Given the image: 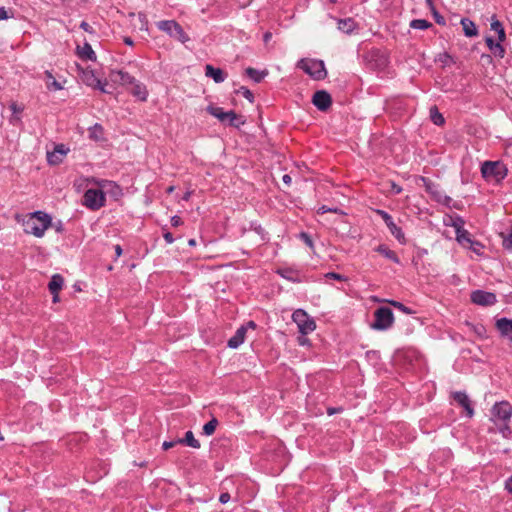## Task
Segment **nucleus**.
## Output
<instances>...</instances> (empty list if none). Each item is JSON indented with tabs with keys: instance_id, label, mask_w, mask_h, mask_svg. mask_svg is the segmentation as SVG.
<instances>
[{
	"instance_id": "obj_1",
	"label": "nucleus",
	"mask_w": 512,
	"mask_h": 512,
	"mask_svg": "<svg viewBox=\"0 0 512 512\" xmlns=\"http://www.w3.org/2000/svg\"><path fill=\"white\" fill-rule=\"evenodd\" d=\"M206 111L217 118L223 125L239 128L241 125L245 124L243 116L237 114L234 110L224 111L223 108L210 104L207 106Z\"/></svg>"
},
{
	"instance_id": "obj_2",
	"label": "nucleus",
	"mask_w": 512,
	"mask_h": 512,
	"mask_svg": "<svg viewBox=\"0 0 512 512\" xmlns=\"http://www.w3.org/2000/svg\"><path fill=\"white\" fill-rule=\"evenodd\" d=\"M508 169L501 161H485L481 165L482 177L487 181L501 182L507 176Z\"/></svg>"
},
{
	"instance_id": "obj_3",
	"label": "nucleus",
	"mask_w": 512,
	"mask_h": 512,
	"mask_svg": "<svg viewBox=\"0 0 512 512\" xmlns=\"http://www.w3.org/2000/svg\"><path fill=\"white\" fill-rule=\"evenodd\" d=\"M51 217L42 211L32 213L31 220L26 223V232L36 237H42L48 227L51 225Z\"/></svg>"
},
{
	"instance_id": "obj_4",
	"label": "nucleus",
	"mask_w": 512,
	"mask_h": 512,
	"mask_svg": "<svg viewBox=\"0 0 512 512\" xmlns=\"http://www.w3.org/2000/svg\"><path fill=\"white\" fill-rule=\"evenodd\" d=\"M297 68L303 70L314 80H323L327 76L324 61L318 59H300Z\"/></svg>"
},
{
	"instance_id": "obj_5",
	"label": "nucleus",
	"mask_w": 512,
	"mask_h": 512,
	"mask_svg": "<svg viewBox=\"0 0 512 512\" xmlns=\"http://www.w3.org/2000/svg\"><path fill=\"white\" fill-rule=\"evenodd\" d=\"M394 323V314L389 307L381 306L374 312V322L371 328L378 331H385L392 327Z\"/></svg>"
},
{
	"instance_id": "obj_6",
	"label": "nucleus",
	"mask_w": 512,
	"mask_h": 512,
	"mask_svg": "<svg viewBox=\"0 0 512 512\" xmlns=\"http://www.w3.org/2000/svg\"><path fill=\"white\" fill-rule=\"evenodd\" d=\"M157 27L159 30L167 33L170 37L177 39L181 43H186L190 40L182 26L175 20L159 21L157 22Z\"/></svg>"
},
{
	"instance_id": "obj_7",
	"label": "nucleus",
	"mask_w": 512,
	"mask_h": 512,
	"mask_svg": "<svg viewBox=\"0 0 512 512\" xmlns=\"http://www.w3.org/2000/svg\"><path fill=\"white\" fill-rule=\"evenodd\" d=\"M106 197L102 190L90 188L83 195V205L90 210L96 211L105 205Z\"/></svg>"
},
{
	"instance_id": "obj_8",
	"label": "nucleus",
	"mask_w": 512,
	"mask_h": 512,
	"mask_svg": "<svg viewBox=\"0 0 512 512\" xmlns=\"http://www.w3.org/2000/svg\"><path fill=\"white\" fill-rule=\"evenodd\" d=\"M292 320L297 324L299 332L307 335L316 329V323L306 311L297 309L292 314Z\"/></svg>"
},
{
	"instance_id": "obj_9",
	"label": "nucleus",
	"mask_w": 512,
	"mask_h": 512,
	"mask_svg": "<svg viewBox=\"0 0 512 512\" xmlns=\"http://www.w3.org/2000/svg\"><path fill=\"white\" fill-rule=\"evenodd\" d=\"M420 181L423 183V186L425 188V191L431 196V198L443 205H449V203L452 201L451 197L445 195L438 184L434 183L432 180H430L427 177L421 176Z\"/></svg>"
},
{
	"instance_id": "obj_10",
	"label": "nucleus",
	"mask_w": 512,
	"mask_h": 512,
	"mask_svg": "<svg viewBox=\"0 0 512 512\" xmlns=\"http://www.w3.org/2000/svg\"><path fill=\"white\" fill-rule=\"evenodd\" d=\"M365 60L367 65L372 70L382 71L386 68L389 63L388 56L385 52L380 49H372L370 50L366 56Z\"/></svg>"
},
{
	"instance_id": "obj_11",
	"label": "nucleus",
	"mask_w": 512,
	"mask_h": 512,
	"mask_svg": "<svg viewBox=\"0 0 512 512\" xmlns=\"http://www.w3.org/2000/svg\"><path fill=\"white\" fill-rule=\"evenodd\" d=\"M80 78L84 84L90 86L94 89L100 90L102 93H111L106 89L107 83H102L100 79H98L95 75V72L91 68H81Z\"/></svg>"
},
{
	"instance_id": "obj_12",
	"label": "nucleus",
	"mask_w": 512,
	"mask_h": 512,
	"mask_svg": "<svg viewBox=\"0 0 512 512\" xmlns=\"http://www.w3.org/2000/svg\"><path fill=\"white\" fill-rule=\"evenodd\" d=\"M376 213L383 219L390 233L398 240L399 243L405 244L406 238L400 227L393 221L392 216L384 210H376Z\"/></svg>"
},
{
	"instance_id": "obj_13",
	"label": "nucleus",
	"mask_w": 512,
	"mask_h": 512,
	"mask_svg": "<svg viewBox=\"0 0 512 512\" xmlns=\"http://www.w3.org/2000/svg\"><path fill=\"white\" fill-rule=\"evenodd\" d=\"M492 415L497 421L508 422L512 416V405L507 401L495 403Z\"/></svg>"
},
{
	"instance_id": "obj_14",
	"label": "nucleus",
	"mask_w": 512,
	"mask_h": 512,
	"mask_svg": "<svg viewBox=\"0 0 512 512\" xmlns=\"http://www.w3.org/2000/svg\"><path fill=\"white\" fill-rule=\"evenodd\" d=\"M472 303L480 306H491L497 302L496 295L484 290H475L471 293Z\"/></svg>"
},
{
	"instance_id": "obj_15",
	"label": "nucleus",
	"mask_w": 512,
	"mask_h": 512,
	"mask_svg": "<svg viewBox=\"0 0 512 512\" xmlns=\"http://www.w3.org/2000/svg\"><path fill=\"white\" fill-rule=\"evenodd\" d=\"M313 105L322 112H326L332 105V97L326 90H318L312 97Z\"/></svg>"
},
{
	"instance_id": "obj_16",
	"label": "nucleus",
	"mask_w": 512,
	"mask_h": 512,
	"mask_svg": "<svg viewBox=\"0 0 512 512\" xmlns=\"http://www.w3.org/2000/svg\"><path fill=\"white\" fill-rule=\"evenodd\" d=\"M454 401L464 408L466 415L472 418L474 415V408L468 395L463 391H456L452 394Z\"/></svg>"
},
{
	"instance_id": "obj_17",
	"label": "nucleus",
	"mask_w": 512,
	"mask_h": 512,
	"mask_svg": "<svg viewBox=\"0 0 512 512\" xmlns=\"http://www.w3.org/2000/svg\"><path fill=\"white\" fill-rule=\"evenodd\" d=\"M69 149L64 144H57L54 150L47 152V161L50 165H58L63 161V158L68 153Z\"/></svg>"
},
{
	"instance_id": "obj_18",
	"label": "nucleus",
	"mask_w": 512,
	"mask_h": 512,
	"mask_svg": "<svg viewBox=\"0 0 512 512\" xmlns=\"http://www.w3.org/2000/svg\"><path fill=\"white\" fill-rule=\"evenodd\" d=\"M495 327L500 336L512 343V319L502 317L496 320Z\"/></svg>"
},
{
	"instance_id": "obj_19",
	"label": "nucleus",
	"mask_w": 512,
	"mask_h": 512,
	"mask_svg": "<svg viewBox=\"0 0 512 512\" xmlns=\"http://www.w3.org/2000/svg\"><path fill=\"white\" fill-rule=\"evenodd\" d=\"M205 75L212 78L215 83H222L227 78V73L220 68H216L210 64L205 66Z\"/></svg>"
},
{
	"instance_id": "obj_20",
	"label": "nucleus",
	"mask_w": 512,
	"mask_h": 512,
	"mask_svg": "<svg viewBox=\"0 0 512 512\" xmlns=\"http://www.w3.org/2000/svg\"><path fill=\"white\" fill-rule=\"evenodd\" d=\"M111 79L114 82H118L121 85H133L137 80L131 76L128 72L119 70L111 73Z\"/></svg>"
},
{
	"instance_id": "obj_21",
	"label": "nucleus",
	"mask_w": 512,
	"mask_h": 512,
	"mask_svg": "<svg viewBox=\"0 0 512 512\" xmlns=\"http://www.w3.org/2000/svg\"><path fill=\"white\" fill-rule=\"evenodd\" d=\"M247 333V327L246 326H240L235 334L228 340V347L232 349L238 348L245 340V336Z\"/></svg>"
},
{
	"instance_id": "obj_22",
	"label": "nucleus",
	"mask_w": 512,
	"mask_h": 512,
	"mask_svg": "<svg viewBox=\"0 0 512 512\" xmlns=\"http://www.w3.org/2000/svg\"><path fill=\"white\" fill-rule=\"evenodd\" d=\"M485 43L487 45V47L489 48V50L493 53V55L495 57H499V58H503L504 55H505V49L504 47L502 46V42H500L498 40V42H496L493 37L491 36H487L485 38Z\"/></svg>"
},
{
	"instance_id": "obj_23",
	"label": "nucleus",
	"mask_w": 512,
	"mask_h": 512,
	"mask_svg": "<svg viewBox=\"0 0 512 512\" xmlns=\"http://www.w3.org/2000/svg\"><path fill=\"white\" fill-rule=\"evenodd\" d=\"M276 273L280 275L282 278L293 282V283H299L301 282V279L299 277V272L293 268L290 267H284V268H278Z\"/></svg>"
},
{
	"instance_id": "obj_24",
	"label": "nucleus",
	"mask_w": 512,
	"mask_h": 512,
	"mask_svg": "<svg viewBox=\"0 0 512 512\" xmlns=\"http://www.w3.org/2000/svg\"><path fill=\"white\" fill-rule=\"evenodd\" d=\"M77 54L82 60L96 61L97 59L96 53L87 42H85L81 48L79 46L77 47Z\"/></svg>"
},
{
	"instance_id": "obj_25",
	"label": "nucleus",
	"mask_w": 512,
	"mask_h": 512,
	"mask_svg": "<svg viewBox=\"0 0 512 512\" xmlns=\"http://www.w3.org/2000/svg\"><path fill=\"white\" fill-rule=\"evenodd\" d=\"M375 251L384 256L385 258L389 259L390 261L399 264L400 259L395 251L391 250L387 245L380 244L375 248Z\"/></svg>"
},
{
	"instance_id": "obj_26",
	"label": "nucleus",
	"mask_w": 512,
	"mask_h": 512,
	"mask_svg": "<svg viewBox=\"0 0 512 512\" xmlns=\"http://www.w3.org/2000/svg\"><path fill=\"white\" fill-rule=\"evenodd\" d=\"M130 93L139 99L140 101H146L148 97V91L144 84L139 81H136L130 90Z\"/></svg>"
},
{
	"instance_id": "obj_27",
	"label": "nucleus",
	"mask_w": 512,
	"mask_h": 512,
	"mask_svg": "<svg viewBox=\"0 0 512 512\" xmlns=\"http://www.w3.org/2000/svg\"><path fill=\"white\" fill-rule=\"evenodd\" d=\"M460 23L463 27V32L466 37H474L478 35V29L472 20L469 18H462Z\"/></svg>"
},
{
	"instance_id": "obj_28",
	"label": "nucleus",
	"mask_w": 512,
	"mask_h": 512,
	"mask_svg": "<svg viewBox=\"0 0 512 512\" xmlns=\"http://www.w3.org/2000/svg\"><path fill=\"white\" fill-rule=\"evenodd\" d=\"M444 224L453 227L455 233L465 229V220L460 215L448 216V219L444 220Z\"/></svg>"
},
{
	"instance_id": "obj_29",
	"label": "nucleus",
	"mask_w": 512,
	"mask_h": 512,
	"mask_svg": "<svg viewBox=\"0 0 512 512\" xmlns=\"http://www.w3.org/2000/svg\"><path fill=\"white\" fill-rule=\"evenodd\" d=\"M245 74L252 79L255 83H260L262 80L268 75L267 70H257L253 67H248L245 69Z\"/></svg>"
},
{
	"instance_id": "obj_30",
	"label": "nucleus",
	"mask_w": 512,
	"mask_h": 512,
	"mask_svg": "<svg viewBox=\"0 0 512 512\" xmlns=\"http://www.w3.org/2000/svg\"><path fill=\"white\" fill-rule=\"evenodd\" d=\"M177 442H179V444L187 445L194 449H199L201 446L200 442L194 437V434L192 431H187L185 433L184 438H178Z\"/></svg>"
},
{
	"instance_id": "obj_31",
	"label": "nucleus",
	"mask_w": 512,
	"mask_h": 512,
	"mask_svg": "<svg viewBox=\"0 0 512 512\" xmlns=\"http://www.w3.org/2000/svg\"><path fill=\"white\" fill-rule=\"evenodd\" d=\"M491 30L495 31L498 35V40L504 42L506 39L503 24L497 19L496 15L491 17Z\"/></svg>"
},
{
	"instance_id": "obj_32",
	"label": "nucleus",
	"mask_w": 512,
	"mask_h": 512,
	"mask_svg": "<svg viewBox=\"0 0 512 512\" xmlns=\"http://www.w3.org/2000/svg\"><path fill=\"white\" fill-rule=\"evenodd\" d=\"M64 284V278L60 274H54L48 284L50 292H60Z\"/></svg>"
},
{
	"instance_id": "obj_33",
	"label": "nucleus",
	"mask_w": 512,
	"mask_h": 512,
	"mask_svg": "<svg viewBox=\"0 0 512 512\" xmlns=\"http://www.w3.org/2000/svg\"><path fill=\"white\" fill-rule=\"evenodd\" d=\"M456 240L464 248L468 247V245L473 241L472 235L466 229L456 232Z\"/></svg>"
},
{
	"instance_id": "obj_34",
	"label": "nucleus",
	"mask_w": 512,
	"mask_h": 512,
	"mask_svg": "<svg viewBox=\"0 0 512 512\" xmlns=\"http://www.w3.org/2000/svg\"><path fill=\"white\" fill-rule=\"evenodd\" d=\"M430 119L437 126H442L445 123V118L439 112L437 106H432L430 108Z\"/></svg>"
},
{
	"instance_id": "obj_35",
	"label": "nucleus",
	"mask_w": 512,
	"mask_h": 512,
	"mask_svg": "<svg viewBox=\"0 0 512 512\" xmlns=\"http://www.w3.org/2000/svg\"><path fill=\"white\" fill-rule=\"evenodd\" d=\"M355 28V22L352 18L341 19L338 22V29L345 33H350Z\"/></svg>"
},
{
	"instance_id": "obj_36",
	"label": "nucleus",
	"mask_w": 512,
	"mask_h": 512,
	"mask_svg": "<svg viewBox=\"0 0 512 512\" xmlns=\"http://www.w3.org/2000/svg\"><path fill=\"white\" fill-rule=\"evenodd\" d=\"M432 26V23L425 19H413L410 22V27L413 29L426 30Z\"/></svg>"
},
{
	"instance_id": "obj_37",
	"label": "nucleus",
	"mask_w": 512,
	"mask_h": 512,
	"mask_svg": "<svg viewBox=\"0 0 512 512\" xmlns=\"http://www.w3.org/2000/svg\"><path fill=\"white\" fill-rule=\"evenodd\" d=\"M217 426H218V420L215 417H213L210 421H208L207 423L204 424L203 434L207 435V436L214 434Z\"/></svg>"
},
{
	"instance_id": "obj_38",
	"label": "nucleus",
	"mask_w": 512,
	"mask_h": 512,
	"mask_svg": "<svg viewBox=\"0 0 512 512\" xmlns=\"http://www.w3.org/2000/svg\"><path fill=\"white\" fill-rule=\"evenodd\" d=\"M387 302L393 306L394 308L398 309L399 311L403 312L404 314H414L415 311L411 309L410 307H407L403 303L396 301V300H387Z\"/></svg>"
},
{
	"instance_id": "obj_39",
	"label": "nucleus",
	"mask_w": 512,
	"mask_h": 512,
	"mask_svg": "<svg viewBox=\"0 0 512 512\" xmlns=\"http://www.w3.org/2000/svg\"><path fill=\"white\" fill-rule=\"evenodd\" d=\"M501 235L503 238L502 245L504 249L509 252H512V227L510 228L507 235H504L503 233Z\"/></svg>"
},
{
	"instance_id": "obj_40",
	"label": "nucleus",
	"mask_w": 512,
	"mask_h": 512,
	"mask_svg": "<svg viewBox=\"0 0 512 512\" xmlns=\"http://www.w3.org/2000/svg\"><path fill=\"white\" fill-rule=\"evenodd\" d=\"M484 247L485 246L480 241L473 239V241L471 242V244L468 245L467 248L472 250L475 254L482 256Z\"/></svg>"
},
{
	"instance_id": "obj_41",
	"label": "nucleus",
	"mask_w": 512,
	"mask_h": 512,
	"mask_svg": "<svg viewBox=\"0 0 512 512\" xmlns=\"http://www.w3.org/2000/svg\"><path fill=\"white\" fill-rule=\"evenodd\" d=\"M498 430L504 438H510L512 436V429L508 425V422L498 424Z\"/></svg>"
},
{
	"instance_id": "obj_42",
	"label": "nucleus",
	"mask_w": 512,
	"mask_h": 512,
	"mask_svg": "<svg viewBox=\"0 0 512 512\" xmlns=\"http://www.w3.org/2000/svg\"><path fill=\"white\" fill-rule=\"evenodd\" d=\"M236 93L242 94L250 103L254 102V94L247 87L241 86Z\"/></svg>"
},
{
	"instance_id": "obj_43",
	"label": "nucleus",
	"mask_w": 512,
	"mask_h": 512,
	"mask_svg": "<svg viewBox=\"0 0 512 512\" xmlns=\"http://www.w3.org/2000/svg\"><path fill=\"white\" fill-rule=\"evenodd\" d=\"M438 61L441 62L443 66L454 63L453 57L447 52L440 53L438 56Z\"/></svg>"
},
{
	"instance_id": "obj_44",
	"label": "nucleus",
	"mask_w": 512,
	"mask_h": 512,
	"mask_svg": "<svg viewBox=\"0 0 512 512\" xmlns=\"http://www.w3.org/2000/svg\"><path fill=\"white\" fill-rule=\"evenodd\" d=\"M432 11V15H433V18L435 20V22L438 24V25H441V26H444L446 24V20L444 18V16H442L437 10L436 8H433Z\"/></svg>"
},
{
	"instance_id": "obj_45",
	"label": "nucleus",
	"mask_w": 512,
	"mask_h": 512,
	"mask_svg": "<svg viewBox=\"0 0 512 512\" xmlns=\"http://www.w3.org/2000/svg\"><path fill=\"white\" fill-rule=\"evenodd\" d=\"M299 238L310 248L314 247L313 240L307 232H301Z\"/></svg>"
},
{
	"instance_id": "obj_46",
	"label": "nucleus",
	"mask_w": 512,
	"mask_h": 512,
	"mask_svg": "<svg viewBox=\"0 0 512 512\" xmlns=\"http://www.w3.org/2000/svg\"><path fill=\"white\" fill-rule=\"evenodd\" d=\"M325 278L327 279H333L337 281H347V277H345L342 274L336 273V272H328L325 274Z\"/></svg>"
},
{
	"instance_id": "obj_47",
	"label": "nucleus",
	"mask_w": 512,
	"mask_h": 512,
	"mask_svg": "<svg viewBox=\"0 0 512 512\" xmlns=\"http://www.w3.org/2000/svg\"><path fill=\"white\" fill-rule=\"evenodd\" d=\"M427 254V250L426 249H418L417 252H416V255L413 257L412 259V263L415 267L418 266L419 264V261L421 260V258Z\"/></svg>"
},
{
	"instance_id": "obj_48",
	"label": "nucleus",
	"mask_w": 512,
	"mask_h": 512,
	"mask_svg": "<svg viewBox=\"0 0 512 512\" xmlns=\"http://www.w3.org/2000/svg\"><path fill=\"white\" fill-rule=\"evenodd\" d=\"M80 28L82 30H84L85 32L89 33V34H95L96 33L95 30L93 29V27L89 23H87L86 21H82L80 23Z\"/></svg>"
},
{
	"instance_id": "obj_49",
	"label": "nucleus",
	"mask_w": 512,
	"mask_h": 512,
	"mask_svg": "<svg viewBox=\"0 0 512 512\" xmlns=\"http://www.w3.org/2000/svg\"><path fill=\"white\" fill-rule=\"evenodd\" d=\"M9 108L14 114H20L23 111V107L19 106L16 102H12Z\"/></svg>"
},
{
	"instance_id": "obj_50",
	"label": "nucleus",
	"mask_w": 512,
	"mask_h": 512,
	"mask_svg": "<svg viewBox=\"0 0 512 512\" xmlns=\"http://www.w3.org/2000/svg\"><path fill=\"white\" fill-rule=\"evenodd\" d=\"M183 224V220L181 219V217L177 216V215H174L173 217H171V225L173 227H179Z\"/></svg>"
},
{
	"instance_id": "obj_51",
	"label": "nucleus",
	"mask_w": 512,
	"mask_h": 512,
	"mask_svg": "<svg viewBox=\"0 0 512 512\" xmlns=\"http://www.w3.org/2000/svg\"><path fill=\"white\" fill-rule=\"evenodd\" d=\"M177 444H179V442H177V439L173 440V441H164L162 444V448H163V450H168V449L176 446Z\"/></svg>"
},
{
	"instance_id": "obj_52",
	"label": "nucleus",
	"mask_w": 512,
	"mask_h": 512,
	"mask_svg": "<svg viewBox=\"0 0 512 512\" xmlns=\"http://www.w3.org/2000/svg\"><path fill=\"white\" fill-rule=\"evenodd\" d=\"M230 494L228 492L221 493L219 496V502L222 504H226L230 501Z\"/></svg>"
},
{
	"instance_id": "obj_53",
	"label": "nucleus",
	"mask_w": 512,
	"mask_h": 512,
	"mask_svg": "<svg viewBox=\"0 0 512 512\" xmlns=\"http://www.w3.org/2000/svg\"><path fill=\"white\" fill-rule=\"evenodd\" d=\"M163 238L165 239V241L168 244H172L174 242V237H173L172 233L169 231H164Z\"/></svg>"
},
{
	"instance_id": "obj_54",
	"label": "nucleus",
	"mask_w": 512,
	"mask_h": 512,
	"mask_svg": "<svg viewBox=\"0 0 512 512\" xmlns=\"http://www.w3.org/2000/svg\"><path fill=\"white\" fill-rule=\"evenodd\" d=\"M10 17L5 7H0V20H7Z\"/></svg>"
},
{
	"instance_id": "obj_55",
	"label": "nucleus",
	"mask_w": 512,
	"mask_h": 512,
	"mask_svg": "<svg viewBox=\"0 0 512 512\" xmlns=\"http://www.w3.org/2000/svg\"><path fill=\"white\" fill-rule=\"evenodd\" d=\"M505 489L512 494V475L506 480Z\"/></svg>"
},
{
	"instance_id": "obj_56",
	"label": "nucleus",
	"mask_w": 512,
	"mask_h": 512,
	"mask_svg": "<svg viewBox=\"0 0 512 512\" xmlns=\"http://www.w3.org/2000/svg\"><path fill=\"white\" fill-rule=\"evenodd\" d=\"M138 18H139V20L141 21V23H142L143 25H147V24H148L147 16H146V14H145V13H143V12H139V13H138Z\"/></svg>"
},
{
	"instance_id": "obj_57",
	"label": "nucleus",
	"mask_w": 512,
	"mask_h": 512,
	"mask_svg": "<svg viewBox=\"0 0 512 512\" xmlns=\"http://www.w3.org/2000/svg\"><path fill=\"white\" fill-rule=\"evenodd\" d=\"M271 39H272V33L270 31L265 32L263 35L264 43L268 44Z\"/></svg>"
},
{
	"instance_id": "obj_58",
	"label": "nucleus",
	"mask_w": 512,
	"mask_h": 512,
	"mask_svg": "<svg viewBox=\"0 0 512 512\" xmlns=\"http://www.w3.org/2000/svg\"><path fill=\"white\" fill-rule=\"evenodd\" d=\"M392 191H393L395 194H400V193L402 192V188H401L399 185H397V184L393 183V184H392Z\"/></svg>"
},
{
	"instance_id": "obj_59",
	"label": "nucleus",
	"mask_w": 512,
	"mask_h": 512,
	"mask_svg": "<svg viewBox=\"0 0 512 512\" xmlns=\"http://www.w3.org/2000/svg\"><path fill=\"white\" fill-rule=\"evenodd\" d=\"M282 181H283L285 184L290 185V184H291V181H292V178H291V176H290V175L285 174V175H283V177H282Z\"/></svg>"
},
{
	"instance_id": "obj_60",
	"label": "nucleus",
	"mask_w": 512,
	"mask_h": 512,
	"mask_svg": "<svg viewBox=\"0 0 512 512\" xmlns=\"http://www.w3.org/2000/svg\"><path fill=\"white\" fill-rule=\"evenodd\" d=\"M114 249H115L116 257H120L122 255V252H123L121 246L117 244V245L114 246Z\"/></svg>"
},
{
	"instance_id": "obj_61",
	"label": "nucleus",
	"mask_w": 512,
	"mask_h": 512,
	"mask_svg": "<svg viewBox=\"0 0 512 512\" xmlns=\"http://www.w3.org/2000/svg\"><path fill=\"white\" fill-rule=\"evenodd\" d=\"M330 211V208H328L327 206L323 205L321 206L319 209H318V213L319 214H324V213H327Z\"/></svg>"
},
{
	"instance_id": "obj_62",
	"label": "nucleus",
	"mask_w": 512,
	"mask_h": 512,
	"mask_svg": "<svg viewBox=\"0 0 512 512\" xmlns=\"http://www.w3.org/2000/svg\"><path fill=\"white\" fill-rule=\"evenodd\" d=\"M245 326L247 327V329H248V328L256 329L257 324H256L254 321L250 320V321H248V322L246 323V325H245Z\"/></svg>"
},
{
	"instance_id": "obj_63",
	"label": "nucleus",
	"mask_w": 512,
	"mask_h": 512,
	"mask_svg": "<svg viewBox=\"0 0 512 512\" xmlns=\"http://www.w3.org/2000/svg\"><path fill=\"white\" fill-rule=\"evenodd\" d=\"M123 41L128 46H132L134 44V42H133L131 37H124Z\"/></svg>"
},
{
	"instance_id": "obj_64",
	"label": "nucleus",
	"mask_w": 512,
	"mask_h": 512,
	"mask_svg": "<svg viewBox=\"0 0 512 512\" xmlns=\"http://www.w3.org/2000/svg\"><path fill=\"white\" fill-rule=\"evenodd\" d=\"M53 295V302L57 303L60 301L59 292H50Z\"/></svg>"
}]
</instances>
